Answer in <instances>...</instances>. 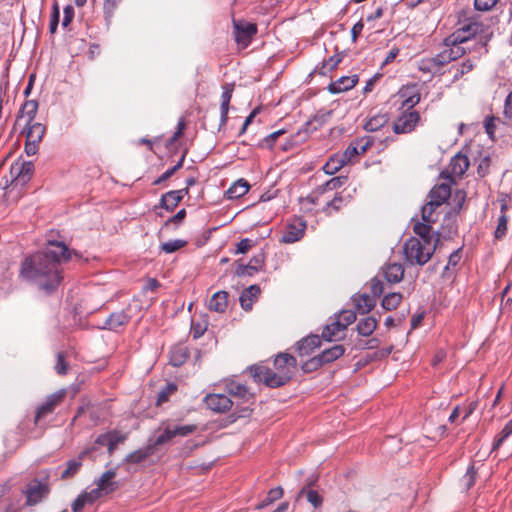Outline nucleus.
Here are the masks:
<instances>
[{
    "label": "nucleus",
    "mask_w": 512,
    "mask_h": 512,
    "mask_svg": "<svg viewBox=\"0 0 512 512\" xmlns=\"http://www.w3.org/2000/svg\"><path fill=\"white\" fill-rule=\"evenodd\" d=\"M38 110V103L35 100L26 101L20 110V121H23L24 124H30L34 122V118L36 116Z\"/></svg>",
    "instance_id": "bb28decb"
},
{
    "label": "nucleus",
    "mask_w": 512,
    "mask_h": 512,
    "mask_svg": "<svg viewBox=\"0 0 512 512\" xmlns=\"http://www.w3.org/2000/svg\"><path fill=\"white\" fill-rule=\"evenodd\" d=\"M432 224V222H425L423 220L422 222H416L413 225V231L418 236L417 238L422 241L426 240L435 242L438 234H436V236L431 235Z\"/></svg>",
    "instance_id": "c85d7f7f"
},
{
    "label": "nucleus",
    "mask_w": 512,
    "mask_h": 512,
    "mask_svg": "<svg viewBox=\"0 0 512 512\" xmlns=\"http://www.w3.org/2000/svg\"><path fill=\"white\" fill-rule=\"evenodd\" d=\"M197 429L194 424L178 425L170 422L162 423L159 428L158 436L154 439L153 443L155 446H160L170 442L175 437H185L192 434Z\"/></svg>",
    "instance_id": "39448f33"
},
{
    "label": "nucleus",
    "mask_w": 512,
    "mask_h": 512,
    "mask_svg": "<svg viewBox=\"0 0 512 512\" xmlns=\"http://www.w3.org/2000/svg\"><path fill=\"white\" fill-rule=\"evenodd\" d=\"M228 306V293L225 291L216 292L209 301V309L223 313Z\"/></svg>",
    "instance_id": "c756f323"
},
{
    "label": "nucleus",
    "mask_w": 512,
    "mask_h": 512,
    "mask_svg": "<svg viewBox=\"0 0 512 512\" xmlns=\"http://www.w3.org/2000/svg\"><path fill=\"white\" fill-rule=\"evenodd\" d=\"M302 496H306L308 502L311 503L314 508L320 507L323 503V498L321 495L317 491L308 489L307 487H303L299 491L298 498Z\"/></svg>",
    "instance_id": "4c0bfd02"
},
{
    "label": "nucleus",
    "mask_w": 512,
    "mask_h": 512,
    "mask_svg": "<svg viewBox=\"0 0 512 512\" xmlns=\"http://www.w3.org/2000/svg\"><path fill=\"white\" fill-rule=\"evenodd\" d=\"M55 370L59 375H65L67 373V364L62 353H58L57 355Z\"/></svg>",
    "instance_id": "338daca9"
},
{
    "label": "nucleus",
    "mask_w": 512,
    "mask_h": 512,
    "mask_svg": "<svg viewBox=\"0 0 512 512\" xmlns=\"http://www.w3.org/2000/svg\"><path fill=\"white\" fill-rule=\"evenodd\" d=\"M204 403L208 409L216 413H224L228 411L233 405L238 408V403L234 402L229 396L224 393H210L204 398Z\"/></svg>",
    "instance_id": "423d86ee"
},
{
    "label": "nucleus",
    "mask_w": 512,
    "mask_h": 512,
    "mask_svg": "<svg viewBox=\"0 0 512 512\" xmlns=\"http://www.w3.org/2000/svg\"><path fill=\"white\" fill-rule=\"evenodd\" d=\"M507 231V216L502 214L498 219V224L495 230V237L502 238Z\"/></svg>",
    "instance_id": "052dcab7"
},
{
    "label": "nucleus",
    "mask_w": 512,
    "mask_h": 512,
    "mask_svg": "<svg viewBox=\"0 0 512 512\" xmlns=\"http://www.w3.org/2000/svg\"><path fill=\"white\" fill-rule=\"evenodd\" d=\"M305 229L306 223L303 220H294L292 223L287 225L282 234L281 242L290 244L299 241L303 237Z\"/></svg>",
    "instance_id": "ddd939ff"
},
{
    "label": "nucleus",
    "mask_w": 512,
    "mask_h": 512,
    "mask_svg": "<svg viewBox=\"0 0 512 512\" xmlns=\"http://www.w3.org/2000/svg\"><path fill=\"white\" fill-rule=\"evenodd\" d=\"M357 82L358 77L356 75L342 76L336 81L330 83L328 86V90L332 94H338L352 89L357 84Z\"/></svg>",
    "instance_id": "f3484780"
},
{
    "label": "nucleus",
    "mask_w": 512,
    "mask_h": 512,
    "mask_svg": "<svg viewBox=\"0 0 512 512\" xmlns=\"http://www.w3.org/2000/svg\"><path fill=\"white\" fill-rule=\"evenodd\" d=\"M462 44H455V45H449L445 46V49H443V53L446 54L448 57L447 60L450 63L451 61H455L458 58L462 57L466 53V49L461 46Z\"/></svg>",
    "instance_id": "ea45409f"
},
{
    "label": "nucleus",
    "mask_w": 512,
    "mask_h": 512,
    "mask_svg": "<svg viewBox=\"0 0 512 512\" xmlns=\"http://www.w3.org/2000/svg\"><path fill=\"white\" fill-rule=\"evenodd\" d=\"M65 394V390L62 389L49 395L46 401L38 407L36 412V421L51 413L54 408L63 400Z\"/></svg>",
    "instance_id": "4468645a"
},
{
    "label": "nucleus",
    "mask_w": 512,
    "mask_h": 512,
    "mask_svg": "<svg viewBox=\"0 0 512 512\" xmlns=\"http://www.w3.org/2000/svg\"><path fill=\"white\" fill-rule=\"evenodd\" d=\"M347 181V177L338 176L330 179L325 184L318 187L317 192L323 194L326 191H333L343 186Z\"/></svg>",
    "instance_id": "58836bf2"
},
{
    "label": "nucleus",
    "mask_w": 512,
    "mask_h": 512,
    "mask_svg": "<svg viewBox=\"0 0 512 512\" xmlns=\"http://www.w3.org/2000/svg\"><path fill=\"white\" fill-rule=\"evenodd\" d=\"M122 0H106L104 2V6H103V9H104V13L106 14L107 17H112L115 9L117 8V6L120 4Z\"/></svg>",
    "instance_id": "e2e57ef3"
},
{
    "label": "nucleus",
    "mask_w": 512,
    "mask_h": 512,
    "mask_svg": "<svg viewBox=\"0 0 512 512\" xmlns=\"http://www.w3.org/2000/svg\"><path fill=\"white\" fill-rule=\"evenodd\" d=\"M24 131L27 139L40 143L43 139L46 128L39 122H33L30 124H24Z\"/></svg>",
    "instance_id": "cd10ccee"
},
{
    "label": "nucleus",
    "mask_w": 512,
    "mask_h": 512,
    "mask_svg": "<svg viewBox=\"0 0 512 512\" xmlns=\"http://www.w3.org/2000/svg\"><path fill=\"white\" fill-rule=\"evenodd\" d=\"M87 500L85 499V496L83 494H80L72 503V511L73 512H80L84 508V506L87 504Z\"/></svg>",
    "instance_id": "774afa93"
},
{
    "label": "nucleus",
    "mask_w": 512,
    "mask_h": 512,
    "mask_svg": "<svg viewBox=\"0 0 512 512\" xmlns=\"http://www.w3.org/2000/svg\"><path fill=\"white\" fill-rule=\"evenodd\" d=\"M512 434V421H509L504 428L501 430L498 437L495 439L493 448L497 449L501 446L506 438H508Z\"/></svg>",
    "instance_id": "09e8293b"
},
{
    "label": "nucleus",
    "mask_w": 512,
    "mask_h": 512,
    "mask_svg": "<svg viewBox=\"0 0 512 512\" xmlns=\"http://www.w3.org/2000/svg\"><path fill=\"white\" fill-rule=\"evenodd\" d=\"M34 165L30 161L15 162L11 165L10 176L12 182L24 185L26 184L32 175Z\"/></svg>",
    "instance_id": "6e6552de"
},
{
    "label": "nucleus",
    "mask_w": 512,
    "mask_h": 512,
    "mask_svg": "<svg viewBox=\"0 0 512 512\" xmlns=\"http://www.w3.org/2000/svg\"><path fill=\"white\" fill-rule=\"evenodd\" d=\"M187 357L188 355L184 348L175 347L170 353V363L175 367H179L186 361Z\"/></svg>",
    "instance_id": "37998d69"
},
{
    "label": "nucleus",
    "mask_w": 512,
    "mask_h": 512,
    "mask_svg": "<svg viewBox=\"0 0 512 512\" xmlns=\"http://www.w3.org/2000/svg\"><path fill=\"white\" fill-rule=\"evenodd\" d=\"M346 161L340 153L332 155L329 160L323 166V170L326 174L332 175L337 173L342 167L346 165Z\"/></svg>",
    "instance_id": "f704fd0d"
},
{
    "label": "nucleus",
    "mask_w": 512,
    "mask_h": 512,
    "mask_svg": "<svg viewBox=\"0 0 512 512\" xmlns=\"http://www.w3.org/2000/svg\"><path fill=\"white\" fill-rule=\"evenodd\" d=\"M401 301L402 295L400 293L393 292L383 298L381 305L385 310L390 311L396 309Z\"/></svg>",
    "instance_id": "79ce46f5"
},
{
    "label": "nucleus",
    "mask_w": 512,
    "mask_h": 512,
    "mask_svg": "<svg viewBox=\"0 0 512 512\" xmlns=\"http://www.w3.org/2000/svg\"><path fill=\"white\" fill-rule=\"evenodd\" d=\"M260 294V288L257 285H251L246 288L240 296V304L243 309L250 310L254 299Z\"/></svg>",
    "instance_id": "7c9ffc66"
},
{
    "label": "nucleus",
    "mask_w": 512,
    "mask_h": 512,
    "mask_svg": "<svg viewBox=\"0 0 512 512\" xmlns=\"http://www.w3.org/2000/svg\"><path fill=\"white\" fill-rule=\"evenodd\" d=\"M186 244H187V242L185 240L175 239V240H169L165 243H162L160 248L165 253L170 254V253H173V252L183 248Z\"/></svg>",
    "instance_id": "49530a36"
},
{
    "label": "nucleus",
    "mask_w": 512,
    "mask_h": 512,
    "mask_svg": "<svg viewBox=\"0 0 512 512\" xmlns=\"http://www.w3.org/2000/svg\"><path fill=\"white\" fill-rule=\"evenodd\" d=\"M184 156L175 164L172 168L165 171L157 180L154 181V184H160L163 181L169 179L177 170H179L183 166Z\"/></svg>",
    "instance_id": "5fc2aeb1"
},
{
    "label": "nucleus",
    "mask_w": 512,
    "mask_h": 512,
    "mask_svg": "<svg viewBox=\"0 0 512 512\" xmlns=\"http://www.w3.org/2000/svg\"><path fill=\"white\" fill-rule=\"evenodd\" d=\"M439 241V237L433 241H422L417 237L409 238L403 247L406 261L411 265H424L432 257L436 249V244Z\"/></svg>",
    "instance_id": "20e7f679"
},
{
    "label": "nucleus",
    "mask_w": 512,
    "mask_h": 512,
    "mask_svg": "<svg viewBox=\"0 0 512 512\" xmlns=\"http://www.w3.org/2000/svg\"><path fill=\"white\" fill-rule=\"evenodd\" d=\"M254 246V242L251 239L245 238L237 243L236 254H244Z\"/></svg>",
    "instance_id": "680f3d73"
},
{
    "label": "nucleus",
    "mask_w": 512,
    "mask_h": 512,
    "mask_svg": "<svg viewBox=\"0 0 512 512\" xmlns=\"http://www.w3.org/2000/svg\"><path fill=\"white\" fill-rule=\"evenodd\" d=\"M474 67V64L471 60H466L461 63L460 67L456 68V73L454 74V80H458L464 74L470 72Z\"/></svg>",
    "instance_id": "13d9d810"
},
{
    "label": "nucleus",
    "mask_w": 512,
    "mask_h": 512,
    "mask_svg": "<svg viewBox=\"0 0 512 512\" xmlns=\"http://www.w3.org/2000/svg\"><path fill=\"white\" fill-rule=\"evenodd\" d=\"M499 0H474V8L479 12L491 11Z\"/></svg>",
    "instance_id": "8fccbe9b"
},
{
    "label": "nucleus",
    "mask_w": 512,
    "mask_h": 512,
    "mask_svg": "<svg viewBox=\"0 0 512 512\" xmlns=\"http://www.w3.org/2000/svg\"><path fill=\"white\" fill-rule=\"evenodd\" d=\"M322 365H323V363H322L319 355H317V356L309 359L305 363H303L302 369L304 372H312V371H315L318 368H320Z\"/></svg>",
    "instance_id": "6e6d98bb"
},
{
    "label": "nucleus",
    "mask_w": 512,
    "mask_h": 512,
    "mask_svg": "<svg viewBox=\"0 0 512 512\" xmlns=\"http://www.w3.org/2000/svg\"><path fill=\"white\" fill-rule=\"evenodd\" d=\"M342 61V56L340 54H336L331 56L328 60L323 63V68L327 70H333L338 66V64Z\"/></svg>",
    "instance_id": "0e129e2a"
},
{
    "label": "nucleus",
    "mask_w": 512,
    "mask_h": 512,
    "mask_svg": "<svg viewBox=\"0 0 512 512\" xmlns=\"http://www.w3.org/2000/svg\"><path fill=\"white\" fill-rule=\"evenodd\" d=\"M383 275L387 282L399 283L404 276V267L401 263H388L383 268Z\"/></svg>",
    "instance_id": "6ab92c4d"
},
{
    "label": "nucleus",
    "mask_w": 512,
    "mask_h": 512,
    "mask_svg": "<svg viewBox=\"0 0 512 512\" xmlns=\"http://www.w3.org/2000/svg\"><path fill=\"white\" fill-rule=\"evenodd\" d=\"M439 206H435L432 202L428 201L423 207H422V220L425 222H432L435 223L437 218L435 216V210Z\"/></svg>",
    "instance_id": "a18cd8bd"
},
{
    "label": "nucleus",
    "mask_w": 512,
    "mask_h": 512,
    "mask_svg": "<svg viewBox=\"0 0 512 512\" xmlns=\"http://www.w3.org/2000/svg\"><path fill=\"white\" fill-rule=\"evenodd\" d=\"M283 496V489L279 486L276 488L271 489L266 498L262 500L257 506L256 509L260 510L268 505L272 504L274 501L280 499Z\"/></svg>",
    "instance_id": "a19ab883"
},
{
    "label": "nucleus",
    "mask_w": 512,
    "mask_h": 512,
    "mask_svg": "<svg viewBox=\"0 0 512 512\" xmlns=\"http://www.w3.org/2000/svg\"><path fill=\"white\" fill-rule=\"evenodd\" d=\"M225 388L227 393L233 398L232 400L238 403V406L248 403L253 397V394L245 385L234 380L226 381Z\"/></svg>",
    "instance_id": "9d476101"
},
{
    "label": "nucleus",
    "mask_w": 512,
    "mask_h": 512,
    "mask_svg": "<svg viewBox=\"0 0 512 512\" xmlns=\"http://www.w3.org/2000/svg\"><path fill=\"white\" fill-rule=\"evenodd\" d=\"M296 365L295 357L288 353H280L274 360V371L265 366H253L250 372L256 381H263L267 386L276 388L285 385L291 379Z\"/></svg>",
    "instance_id": "f03ea898"
},
{
    "label": "nucleus",
    "mask_w": 512,
    "mask_h": 512,
    "mask_svg": "<svg viewBox=\"0 0 512 512\" xmlns=\"http://www.w3.org/2000/svg\"><path fill=\"white\" fill-rule=\"evenodd\" d=\"M284 133L283 130L275 131L269 135H267L261 142L260 147L271 149L273 147L274 141Z\"/></svg>",
    "instance_id": "4d7b16f0"
},
{
    "label": "nucleus",
    "mask_w": 512,
    "mask_h": 512,
    "mask_svg": "<svg viewBox=\"0 0 512 512\" xmlns=\"http://www.w3.org/2000/svg\"><path fill=\"white\" fill-rule=\"evenodd\" d=\"M233 27L235 40L239 45H242L243 47L249 45L251 38L257 32V27L255 24L243 20H234Z\"/></svg>",
    "instance_id": "0eeeda50"
},
{
    "label": "nucleus",
    "mask_w": 512,
    "mask_h": 512,
    "mask_svg": "<svg viewBox=\"0 0 512 512\" xmlns=\"http://www.w3.org/2000/svg\"><path fill=\"white\" fill-rule=\"evenodd\" d=\"M400 97L403 98L401 109L404 111L395 119L393 123V131L396 134H408L415 130L421 121L420 114L413 110L420 102V94L414 87L402 89Z\"/></svg>",
    "instance_id": "7ed1b4c3"
},
{
    "label": "nucleus",
    "mask_w": 512,
    "mask_h": 512,
    "mask_svg": "<svg viewBox=\"0 0 512 512\" xmlns=\"http://www.w3.org/2000/svg\"><path fill=\"white\" fill-rule=\"evenodd\" d=\"M451 195V188L447 184L435 186L429 193V201L435 206H441Z\"/></svg>",
    "instance_id": "4be33fe9"
},
{
    "label": "nucleus",
    "mask_w": 512,
    "mask_h": 512,
    "mask_svg": "<svg viewBox=\"0 0 512 512\" xmlns=\"http://www.w3.org/2000/svg\"><path fill=\"white\" fill-rule=\"evenodd\" d=\"M155 447L156 446L152 442L148 444L146 447L138 449L128 454L125 458V461L133 464L141 463L154 454Z\"/></svg>",
    "instance_id": "b1692460"
},
{
    "label": "nucleus",
    "mask_w": 512,
    "mask_h": 512,
    "mask_svg": "<svg viewBox=\"0 0 512 512\" xmlns=\"http://www.w3.org/2000/svg\"><path fill=\"white\" fill-rule=\"evenodd\" d=\"M86 454H87V452L84 451L80 454L78 459H72V460L68 461L67 467L61 473V478L67 479V478L73 477L79 471L80 467L82 466L81 460H82V457L85 456Z\"/></svg>",
    "instance_id": "e433bc0d"
},
{
    "label": "nucleus",
    "mask_w": 512,
    "mask_h": 512,
    "mask_svg": "<svg viewBox=\"0 0 512 512\" xmlns=\"http://www.w3.org/2000/svg\"><path fill=\"white\" fill-rule=\"evenodd\" d=\"M370 289L372 293L371 297L376 299V297H379L383 293V283L378 279H372Z\"/></svg>",
    "instance_id": "69168bd1"
},
{
    "label": "nucleus",
    "mask_w": 512,
    "mask_h": 512,
    "mask_svg": "<svg viewBox=\"0 0 512 512\" xmlns=\"http://www.w3.org/2000/svg\"><path fill=\"white\" fill-rule=\"evenodd\" d=\"M127 439L126 433H121L117 430H112L107 433L100 434L95 443L102 446H107L109 455H112L116 450L118 444L124 443Z\"/></svg>",
    "instance_id": "1a4fd4ad"
},
{
    "label": "nucleus",
    "mask_w": 512,
    "mask_h": 512,
    "mask_svg": "<svg viewBox=\"0 0 512 512\" xmlns=\"http://www.w3.org/2000/svg\"><path fill=\"white\" fill-rule=\"evenodd\" d=\"M475 479H476L475 467H474V465H470L466 471V474L462 478V483L466 489H470L474 485Z\"/></svg>",
    "instance_id": "603ef678"
},
{
    "label": "nucleus",
    "mask_w": 512,
    "mask_h": 512,
    "mask_svg": "<svg viewBox=\"0 0 512 512\" xmlns=\"http://www.w3.org/2000/svg\"><path fill=\"white\" fill-rule=\"evenodd\" d=\"M345 353V348L343 345L336 344L332 346L331 348L325 349L322 351L321 354H319V357L324 364L331 363L337 359H339L343 354Z\"/></svg>",
    "instance_id": "2f4dec72"
},
{
    "label": "nucleus",
    "mask_w": 512,
    "mask_h": 512,
    "mask_svg": "<svg viewBox=\"0 0 512 512\" xmlns=\"http://www.w3.org/2000/svg\"><path fill=\"white\" fill-rule=\"evenodd\" d=\"M372 145V141L369 138H361L355 142H352L344 152L340 153L346 163H351L356 158L364 154Z\"/></svg>",
    "instance_id": "f8f14e48"
},
{
    "label": "nucleus",
    "mask_w": 512,
    "mask_h": 512,
    "mask_svg": "<svg viewBox=\"0 0 512 512\" xmlns=\"http://www.w3.org/2000/svg\"><path fill=\"white\" fill-rule=\"evenodd\" d=\"M447 58L443 51L433 57L424 58L419 62V70L425 73L438 74L449 63Z\"/></svg>",
    "instance_id": "9b49d317"
},
{
    "label": "nucleus",
    "mask_w": 512,
    "mask_h": 512,
    "mask_svg": "<svg viewBox=\"0 0 512 512\" xmlns=\"http://www.w3.org/2000/svg\"><path fill=\"white\" fill-rule=\"evenodd\" d=\"M187 193V188L169 191L162 196L161 204L165 209L173 210Z\"/></svg>",
    "instance_id": "aec40b11"
},
{
    "label": "nucleus",
    "mask_w": 512,
    "mask_h": 512,
    "mask_svg": "<svg viewBox=\"0 0 512 512\" xmlns=\"http://www.w3.org/2000/svg\"><path fill=\"white\" fill-rule=\"evenodd\" d=\"M349 197L350 195L344 196L343 192L337 193L331 201L327 202L325 211L330 212V209L338 211L342 205L348 202Z\"/></svg>",
    "instance_id": "c03bdc74"
},
{
    "label": "nucleus",
    "mask_w": 512,
    "mask_h": 512,
    "mask_svg": "<svg viewBox=\"0 0 512 512\" xmlns=\"http://www.w3.org/2000/svg\"><path fill=\"white\" fill-rule=\"evenodd\" d=\"M130 317L124 312L112 313L104 322L102 328L118 331L129 322Z\"/></svg>",
    "instance_id": "412c9836"
},
{
    "label": "nucleus",
    "mask_w": 512,
    "mask_h": 512,
    "mask_svg": "<svg viewBox=\"0 0 512 512\" xmlns=\"http://www.w3.org/2000/svg\"><path fill=\"white\" fill-rule=\"evenodd\" d=\"M356 309L360 314L369 313L376 305V299L367 294H362L355 299Z\"/></svg>",
    "instance_id": "72a5a7b5"
},
{
    "label": "nucleus",
    "mask_w": 512,
    "mask_h": 512,
    "mask_svg": "<svg viewBox=\"0 0 512 512\" xmlns=\"http://www.w3.org/2000/svg\"><path fill=\"white\" fill-rule=\"evenodd\" d=\"M89 504L94 503L98 498L106 495L100 487H96L89 492L82 493Z\"/></svg>",
    "instance_id": "bf43d9fd"
},
{
    "label": "nucleus",
    "mask_w": 512,
    "mask_h": 512,
    "mask_svg": "<svg viewBox=\"0 0 512 512\" xmlns=\"http://www.w3.org/2000/svg\"><path fill=\"white\" fill-rule=\"evenodd\" d=\"M469 159L466 155L457 153L450 161L451 173L460 178L469 168Z\"/></svg>",
    "instance_id": "5701e85b"
},
{
    "label": "nucleus",
    "mask_w": 512,
    "mask_h": 512,
    "mask_svg": "<svg viewBox=\"0 0 512 512\" xmlns=\"http://www.w3.org/2000/svg\"><path fill=\"white\" fill-rule=\"evenodd\" d=\"M116 472L115 470H108L104 472L100 478L96 481V485L100 487L105 494H109L114 492L118 485L116 482L112 481V479L115 477Z\"/></svg>",
    "instance_id": "a878e982"
},
{
    "label": "nucleus",
    "mask_w": 512,
    "mask_h": 512,
    "mask_svg": "<svg viewBox=\"0 0 512 512\" xmlns=\"http://www.w3.org/2000/svg\"><path fill=\"white\" fill-rule=\"evenodd\" d=\"M249 188V183L246 180L239 179L230 186L226 193L229 199H237L244 196Z\"/></svg>",
    "instance_id": "473e14b6"
},
{
    "label": "nucleus",
    "mask_w": 512,
    "mask_h": 512,
    "mask_svg": "<svg viewBox=\"0 0 512 512\" xmlns=\"http://www.w3.org/2000/svg\"><path fill=\"white\" fill-rule=\"evenodd\" d=\"M321 345V339L318 335H310L297 343V351L300 356H308Z\"/></svg>",
    "instance_id": "a211bd4d"
},
{
    "label": "nucleus",
    "mask_w": 512,
    "mask_h": 512,
    "mask_svg": "<svg viewBox=\"0 0 512 512\" xmlns=\"http://www.w3.org/2000/svg\"><path fill=\"white\" fill-rule=\"evenodd\" d=\"M177 390L175 384L170 383L164 389H162L157 398V405H161L168 401L169 396Z\"/></svg>",
    "instance_id": "3c124183"
},
{
    "label": "nucleus",
    "mask_w": 512,
    "mask_h": 512,
    "mask_svg": "<svg viewBox=\"0 0 512 512\" xmlns=\"http://www.w3.org/2000/svg\"><path fill=\"white\" fill-rule=\"evenodd\" d=\"M258 270L259 269L257 268V265H254L253 260H250V262L247 265H239L237 267L236 273L239 276H252Z\"/></svg>",
    "instance_id": "864d4df0"
},
{
    "label": "nucleus",
    "mask_w": 512,
    "mask_h": 512,
    "mask_svg": "<svg viewBox=\"0 0 512 512\" xmlns=\"http://www.w3.org/2000/svg\"><path fill=\"white\" fill-rule=\"evenodd\" d=\"M46 493L47 489L44 485L40 483L30 484L26 492L27 504L35 505L39 503Z\"/></svg>",
    "instance_id": "393cba45"
},
{
    "label": "nucleus",
    "mask_w": 512,
    "mask_h": 512,
    "mask_svg": "<svg viewBox=\"0 0 512 512\" xmlns=\"http://www.w3.org/2000/svg\"><path fill=\"white\" fill-rule=\"evenodd\" d=\"M377 327V320L372 317L368 316L363 319H361L357 324V331L362 336H369L371 335Z\"/></svg>",
    "instance_id": "c9c22d12"
},
{
    "label": "nucleus",
    "mask_w": 512,
    "mask_h": 512,
    "mask_svg": "<svg viewBox=\"0 0 512 512\" xmlns=\"http://www.w3.org/2000/svg\"><path fill=\"white\" fill-rule=\"evenodd\" d=\"M71 258L63 242H48L46 248L27 257L21 265V276L47 292L61 283L60 264Z\"/></svg>",
    "instance_id": "f257e3e1"
},
{
    "label": "nucleus",
    "mask_w": 512,
    "mask_h": 512,
    "mask_svg": "<svg viewBox=\"0 0 512 512\" xmlns=\"http://www.w3.org/2000/svg\"><path fill=\"white\" fill-rule=\"evenodd\" d=\"M475 29L473 26L468 25L462 29H458L453 32L451 35L445 38L444 46L455 45V44H464L470 40L471 36L474 34Z\"/></svg>",
    "instance_id": "dca6fc26"
},
{
    "label": "nucleus",
    "mask_w": 512,
    "mask_h": 512,
    "mask_svg": "<svg viewBox=\"0 0 512 512\" xmlns=\"http://www.w3.org/2000/svg\"><path fill=\"white\" fill-rule=\"evenodd\" d=\"M346 329L341 325V320L334 317L331 322L328 323L323 331L321 337L326 341H337L343 338V332Z\"/></svg>",
    "instance_id": "2eb2a0df"
},
{
    "label": "nucleus",
    "mask_w": 512,
    "mask_h": 512,
    "mask_svg": "<svg viewBox=\"0 0 512 512\" xmlns=\"http://www.w3.org/2000/svg\"><path fill=\"white\" fill-rule=\"evenodd\" d=\"M335 317L341 320V325L346 329L356 320V313L352 310H343Z\"/></svg>",
    "instance_id": "de8ad7c7"
}]
</instances>
